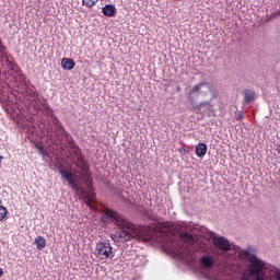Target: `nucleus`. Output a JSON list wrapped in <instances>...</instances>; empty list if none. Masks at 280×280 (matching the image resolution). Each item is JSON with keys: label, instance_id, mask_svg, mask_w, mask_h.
I'll use <instances>...</instances> for the list:
<instances>
[{"label": "nucleus", "instance_id": "f257e3e1", "mask_svg": "<svg viewBox=\"0 0 280 280\" xmlns=\"http://www.w3.org/2000/svg\"><path fill=\"white\" fill-rule=\"evenodd\" d=\"M102 222L110 224L114 222L118 231L116 233L119 242H130V240H140V242H150L154 240V236L165 235L168 231L165 223H152L148 225H135L119 213L110 208H103V214L101 217Z\"/></svg>", "mask_w": 280, "mask_h": 280}, {"label": "nucleus", "instance_id": "f03ea898", "mask_svg": "<svg viewBox=\"0 0 280 280\" xmlns=\"http://www.w3.org/2000/svg\"><path fill=\"white\" fill-rule=\"evenodd\" d=\"M52 124L54 125L47 129L50 139L56 141V143H60L62 139H67L70 145V155L72 156L73 162L77 163L79 167H84V156H82V150H80V147L75 145V142H73V139H71V135L65 131V127H62L57 118Z\"/></svg>", "mask_w": 280, "mask_h": 280}, {"label": "nucleus", "instance_id": "7ed1b4c3", "mask_svg": "<svg viewBox=\"0 0 280 280\" xmlns=\"http://www.w3.org/2000/svg\"><path fill=\"white\" fill-rule=\"evenodd\" d=\"M58 172L60 176L66 178L68 185H71L72 189H75L77 194H81L85 202H92L95 196V189H93V184H91V182H86L88 188L84 190V188L79 187L75 183V175H73V173L60 167L58 168Z\"/></svg>", "mask_w": 280, "mask_h": 280}, {"label": "nucleus", "instance_id": "20e7f679", "mask_svg": "<svg viewBox=\"0 0 280 280\" xmlns=\"http://www.w3.org/2000/svg\"><path fill=\"white\" fill-rule=\"evenodd\" d=\"M264 268H266L264 260L257 258L256 256L249 258L247 272H249L252 277H256L255 280H266L264 278Z\"/></svg>", "mask_w": 280, "mask_h": 280}, {"label": "nucleus", "instance_id": "39448f33", "mask_svg": "<svg viewBox=\"0 0 280 280\" xmlns=\"http://www.w3.org/2000/svg\"><path fill=\"white\" fill-rule=\"evenodd\" d=\"M207 93H211V100H215L218 97V92L213 91V85H211L209 82H201L197 85H195L191 91L189 92V96L194 95H207Z\"/></svg>", "mask_w": 280, "mask_h": 280}, {"label": "nucleus", "instance_id": "423d86ee", "mask_svg": "<svg viewBox=\"0 0 280 280\" xmlns=\"http://www.w3.org/2000/svg\"><path fill=\"white\" fill-rule=\"evenodd\" d=\"M94 255L97 259L104 261L105 259L113 257V246H110V243L108 242H98L96 243Z\"/></svg>", "mask_w": 280, "mask_h": 280}, {"label": "nucleus", "instance_id": "0eeeda50", "mask_svg": "<svg viewBox=\"0 0 280 280\" xmlns=\"http://www.w3.org/2000/svg\"><path fill=\"white\" fill-rule=\"evenodd\" d=\"M212 242L215 248H219V250H223L224 253H229V250H231V243L224 237L214 236Z\"/></svg>", "mask_w": 280, "mask_h": 280}, {"label": "nucleus", "instance_id": "6e6552de", "mask_svg": "<svg viewBox=\"0 0 280 280\" xmlns=\"http://www.w3.org/2000/svg\"><path fill=\"white\" fill-rule=\"evenodd\" d=\"M243 104L248 105L253 102H255V97H257V94L253 90H243Z\"/></svg>", "mask_w": 280, "mask_h": 280}, {"label": "nucleus", "instance_id": "1a4fd4ad", "mask_svg": "<svg viewBox=\"0 0 280 280\" xmlns=\"http://www.w3.org/2000/svg\"><path fill=\"white\" fill-rule=\"evenodd\" d=\"M211 100L213 98H210V101H203L199 104H192V110H195L196 113H200L202 108H207L208 110L213 108V103H211Z\"/></svg>", "mask_w": 280, "mask_h": 280}, {"label": "nucleus", "instance_id": "9d476101", "mask_svg": "<svg viewBox=\"0 0 280 280\" xmlns=\"http://www.w3.org/2000/svg\"><path fill=\"white\" fill-rule=\"evenodd\" d=\"M61 67L65 69V71H71V69L75 68V61L71 58H63L61 60Z\"/></svg>", "mask_w": 280, "mask_h": 280}, {"label": "nucleus", "instance_id": "9b49d317", "mask_svg": "<svg viewBox=\"0 0 280 280\" xmlns=\"http://www.w3.org/2000/svg\"><path fill=\"white\" fill-rule=\"evenodd\" d=\"M102 12L104 16H115V14H117V9L113 4H106L103 7Z\"/></svg>", "mask_w": 280, "mask_h": 280}, {"label": "nucleus", "instance_id": "f8f14e48", "mask_svg": "<svg viewBox=\"0 0 280 280\" xmlns=\"http://www.w3.org/2000/svg\"><path fill=\"white\" fill-rule=\"evenodd\" d=\"M207 150H208L207 145L202 142L198 143L195 147V152L199 156V159H202V156L207 154Z\"/></svg>", "mask_w": 280, "mask_h": 280}, {"label": "nucleus", "instance_id": "ddd939ff", "mask_svg": "<svg viewBox=\"0 0 280 280\" xmlns=\"http://www.w3.org/2000/svg\"><path fill=\"white\" fill-rule=\"evenodd\" d=\"M34 244H36L37 250H43V248L47 246V240H45L43 236H37L34 240Z\"/></svg>", "mask_w": 280, "mask_h": 280}, {"label": "nucleus", "instance_id": "4468645a", "mask_svg": "<svg viewBox=\"0 0 280 280\" xmlns=\"http://www.w3.org/2000/svg\"><path fill=\"white\" fill-rule=\"evenodd\" d=\"M200 264L203 268H213V258L211 256H203L200 258Z\"/></svg>", "mask_w": 280, "mask_h": 280}, {"label": "nucleus", "instance_id": "2eb2a0df", "mask_svg": "<svg viewBox=\"0 0 280 280\" xmlns=\"http://www.w3.org/2000/svg\"><path fill=\"white\" fill-rule=\"evenodd\" d=\"M78 196L80 197V198H82V194H78ZM82 200L85 202V205H89L90 206V208L93 210V211H97V207L95 206V192H94V197H93V200L92 201H86L85 199H83L82 198Z\"/></svg>", "mask_w": 280, "mask_h": 280}, {"label": "nucleus", "instance_id": "dca6fc26", "mask_svg": "<svg viewBox=\"0 0 280 280\" xmlns=\"http://www.w3.org/2000/svg\"><path fill=\"white\" fill-rule=\"evenodd\" d=\"M180 238L183 240V242H186L187 244H194V236L189 233L182 234Z\"/></svg>", "mask_w": 280, "mask_h": 280}, {"label": "nucleus", "instance_id": "f3484780", "mask_svg": "<svg viewBox=\"0 0 280 280\" xmlns=\"http://www.w3.org/2000/svg\"><path fill=\"white\" fill-rule=\"evenodd\" d=\"M38 153L42 154L44 161H47V159H49V152H47L45 150V148H43V145H36Z\"/></svg>", "mask_w": 280, "mask_h": 280}, {"label": "nucleus", "instance_id": "a211bd4d", "mask_svg": "<svg viewBox=\"0 0 280 280\" xmlns=\"http://www.w3.org/2000/svg\"><path fill=\"white\" fill-rule=\"evenodd\" d=\"M97 1L100 0H82V5H84L85 8H93V5L97 3Z\"/></svg>", "mask_w": 280, "mask_h": 280}, {"label": "nucleus", "instance_id": "6ab92c4d", "mask_svg": "<svg viewBox=\"0 0 280 280\" xmlns=\"http://www.w3.org/2000/svg\"><path fill=\"white\" fill-rule=\"evenodd\" d=\"M7 215H8V209L3 206H0V222H2V220H5Z\"/></svg>", "mask_w": 280, "mask_h": 280}, {"label": "nucleus", "instance_id": "aec40b11", "mask_svg": "<svg viewBox=\"0 0 280 280\" xmlns=\"http://www.w3.org/2000/svg\"><path fill=\"white\" fill-rule=\"evenodd\" d=\"M235 115H236L237 121H242V119L244 118V115L242 114V112H236Z\"/></svg>", "mask_w": 280, "mask_h": 280}, {"label": "nucleus", "instance_id": "412c9836", "mask_svg": "<svg viewBox=\"0 0 280 280\" xmlns=\"http://www.w3.org/2000/svg\"><path fill=\"white\" fill-rule=\"evenodd\" d=\"M275 279H276V280H280V272H277V273L275 275Z\"/></svg>", "mask_w": 280, "mask_h": 280}, {"label": "nucleus", "instance_id": "4be33fe9", "mask_svg": "<svg viewBox=\"0 0 280 280\" xmlns=\"http://www.w3.org/2000/svg\"><path fill=\"white\" fill-rule=\"evenodd\" d=\"M7 58V60H5V62H7V65H12V61L10 60V59H8V57H5Z\"/></svg>", "mask_w": 280, "mask_h": 280}, {"label": "nucleus", "instance_id": "5701e85b", "mask_svg": "<svg viewBox=\"0 0 280 280\" xmlns=\"http://www.w3.org/2000/svg\"><path fill=\"white\" fill-rule=\"evenodd\" d=\"M3 275V269L0 268V277Z\"/></svg>", "mask_w": 280, "mask_h": 280}, {"label": "nucleus", "instance_id": "b1692460", "mask_svg": "<svg viewBox=\"0 0 280 280\" xmlns=\"http://www.w3.org/2000/svg\"><path fill=\"white\" fill-rule=\"evenodd\" d=\"M1 47H3V46H2V42H1V38H0V49H1Z\"/></svg>", "mask_w": 280, "mask_h": 280}, {"label": "nucleus", "instance_id": "393cba45", "mask_svg": "<svg viewBox=\"0 0 280 280\" xmlns=\"http://www.w3.org/2000/svg\"><path fill=\"white\" fill-rule=\"evenodd\" d=\"M243 280H248V278H246V276L243 277Z\"/></svg>", "mask_w": 280, "mask_h": 280}, {"label": "nucleus", "instance_id": "a878e982", "mask_svg": "<svg viewBox=\"0 0 280 280\" xmlns=\"http://www.w3.org/2000/svg\"><path fill=\"white\" fill-rule=\"evenodd\" d=\"M190 102H194V100H192V98H190Z\"/></svg>", "mask_w": 280, "mask_h": 280}]
</instances>
